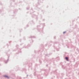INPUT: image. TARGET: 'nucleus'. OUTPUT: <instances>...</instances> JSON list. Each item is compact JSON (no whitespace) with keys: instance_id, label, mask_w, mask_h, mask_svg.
<instances>
[{"instance_id":"obj_1","label":"nucleus","mask_w":79,"mask_h":79,"mask_svg":"<svg viewBox=\"0 0 79 79\" xmlns=\"http://www.w3.org/2000/svg\"><path fill=\"white\" fill-rule=\"evenodd\" d=\"M65 59L67 60V61H68V57H66Z\"/></svg>"},{"instance_id":"obj_3","label":"nucleus","mask_w":79,"mask_h":79,"mask_svg":"<svg viewBox=\"0 0 79 79\" xmlns=\"http://www.w3.org/2000/svg\"><path fill=\"white\" fill-rule=\"evenodd\" d=\"M65 33V32H64V34Z\"/></svg>"},{"instance_id":"obj_2","label":"nucleus","mask_w":79,"mask_h":79,"mask_svg":"<svg viewBox=\"0 0 79 79\" xmlns=\"http://www.w3.org/2000/svg\"><path fill=\"white\" fill-rule=\"evenodd\" d=\"M4 77H8V76H7V75H5L4 76Z\"/></svg>"}]
</instances>
